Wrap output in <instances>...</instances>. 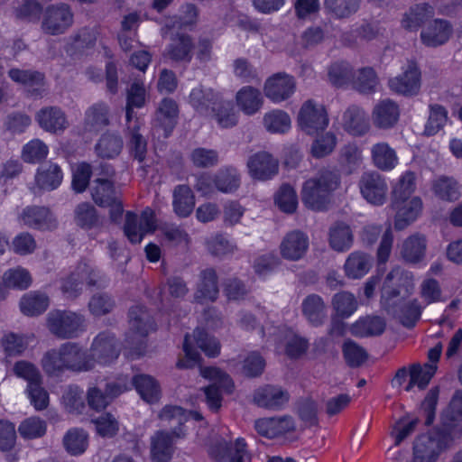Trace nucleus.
Returning a JSON list of instances; mask_svg holds the SVG:
<instances>
[{"mask_svg": "<svg viewBox=\"0 0 462 462\" xmlns=\"http://www.w3.org/2000/svg\"><path fill=\"white\" fill-rule=\"evenodd\" d=\"M413 289L412 275L400 268L387 274L382 287V308L407 327L414 325L422 310L418 300L411 298Z\"/></svg>", "mask_w": 462, "mask_h": 462, "instance_id": "obj_1", "label": "nucleus"}, {"mask_svg": "<svg viewBox=\"0 0 462 462\" xmlns=\"http://www.w3.org/2000/svg\"><path fill=\"white\" fill-rule=\"evenodd\" d=\"M84 352L75 344L67 343L59 349L48 351L42 361L43 370L50 375H57L65 370L87 371L93 366L85 362Z\"/></svg>", "mask_w": 462, "mask_h": 462, "instance_id": "obj_2", "label": "nucleus"}, {"mask_svg": "<svg viewBox=\"0 0 462 462\" xmlns=\"http://www.w3.org/2000/svg\"><path fill=\"white\" fill-rule=\"evenodd\" d=\"M339 187L338 175L325 171L305 180L301 189L304 205L313 210H322L328 202L330 194Z\"/></svg>", "mask_w": 462, "mask_h": 462, "instance_id": "obj_3", "label": "nucleus"}, {"mask_svg": "<svg viewBox=\"0 0 462 462\" xmlns=\"http://www.w3.org/2000/svg\"><path fill=\"white\" fill-rule=\"evenodd\" d=\"M208 455L218 462H245L246 445L243 439L234 442L226 427L213 430L207 443Z\"/></svg>", "mask_w": 462, "mask_h": 462, "instance_id": "obj_4", "label": "nucleus"}, {"mask_svg": "<svg viewBox=\"0 0 462 462\" xmlns=\"http://www.w3.org/2000/svg\"><path fill=\"white\" fill-rule=\"evenodd\" d=\"M146 91L143 84L133 83L127 91L126 97V121L128 129L131 131V147L134 152L135 158L140 162L143 160L146 152V143L143 137L136 132L139 129L140 123L134 118V108L143 106L145 102Z\"/></svg>", "mask_w": 462, "mask_h": 462, "instance_id": "obj_5", "label": "nucleus"}, {"mask_svg": "<svg viewBox=\"0 0 462 462\" xmlns=\"http://www.w3.org/2000/svg\"><path fill=\"white\" fill-rule=\"evenodd\" d=\"M457 439L446 430L420 436L414 444L415 462H435Z\"/></svg>", "mask_w": 462, "mask_h": 462, "instance_id": "obj_6", "label": "nucleus"}, {"mask_svg": "<svg viewBox=\"0 0 462 462\" xmlns=\"http://www.w3.org/2000/svg\"><path fill=\"white\" fill-rule=\"evenodd\" d=\"M197 348L201 349L208 356H215L219 353L220 346L218 342L209 337L204 330L196 329L192 335L186 336L183 345L185 358L180 360L178 365L183 368L195 365L199 358Z\"/></svg>", "mask_w": 462, "mask_h": 462, "instance_id": "obj_7", "label": "nucleus"}, {"mask_svg": "<svg viewBox=\"0 0 462 462\" xmlns=\"http://www.w3.org/2000/svg\"><path fill=\"white\" fill-rule=\"evenodd\" d=\"M113 171L106 166L104 174L97 177L92 188V198L97 204L110 208V217L116 221L123 213V206L116 197L111 177Z\"/></svg>", "mask_w": 462, "mask_h": 462, "instance_id": "obj_8", "label": "nucleus"}, {"mask_svg": "<svg viewBox=\"0 0 462 462\" xmlns=\"http://www.w3.org/2000/svg\"><path fill=\"white\" fill-rule=\"evenodd\" d=\"M200 374L211 382L205 388L206 403L210 410L217 411L221 407L223 394L232 393L234 383L226 373L216 367L201 368Z\"/></svg>", "mask_w": 462, "mask_h": 462, "instance_id": "obj_9", "label": "nucleus"}, {"mask_svg": "<svg viewBox=\"0 0 462 462\" xmlns=\"http://www.w3.org/2000/svg\"><path fill=\"white\" fill-rule=\"evenodd\" d=\"M297 124L300 130L308 134L324 130L328 125L325 106L310 99L305 101L298 113Z\"/></svg>", "mask_w": 462, "mask_h": 462, "instance_id": "obj_10", "label": "nucleus"}, {"mask_svg": "<svg viewBox=\"0 0 462 462\" xmlns=\"http://www.w3.org/2000/svg\"><path fill=\"white\" fill-rule=\"evenodd\" d=\"M118 354L115 337L110 334L101 333L94 339L89 354H84L83 360L91 364L92 369L96 364L106 365L112 363L117 358Z\"/></svg>", "mask_w": 462, "mask_h": 462, "instance_id": "obj_11", "label": "nucleus"}, {"mask_svg": "<svg viewBox=\"0 0 462 462\" xmlns=\"http://www.w3.org/2000/svg\"><path fill=\"white\" fill-rule=\"evenodd\" d=\"M186 435L182 428L174 429L171 432L157 431L151 439V459L152 462H168L174 452L173 445L179 439Z\"/></svg>", "mask_w": 462, "mask_h": 462, "instance_id": "obj_12", "label": "nucleus"}, {"mask_svg": "<svg viewBox=\"0 0 462 462\" xmlns=\"http://www.w3.org/2000/svg\"><path fill=\"white\" fill-rule=\"evenodd\" d=\"M156 226L154 212L151 208H145L139 217L128 212L124 230L129 241L137 244L146 234L152 233Z\"/></svg>", "mask_w": 462, "mask_h": 462, "instance_id": "obj_13", "label": "nucleus"}, {"mask_svg": "<svg viewBox=\"0 0 462 462\" xmlns=\"http://www.w3.org/2000/svg\"><path fill=\"white\" fill-rule=\"evenodd\" d=\"M295 89V79L286 73L272 75L263 85L264 96L274 104H280L289 99L294 94Z\"/></svg>", "mask_w": 462, "mask_h": 462, "instance_id": "obj_14", "label": "nucleus"}, {"mask_svg": "<svg viewBox=\"0 0 462 462\" xmlns=\"http://www.w3.org/2000/svg\"><path fill=\"white\" fill-rule=\"evenodd\" d=\"M391 207L395 211L394 226L398 230L406 228L416 221L422 213L423 202L420 197L392 200Z\"/></svg>", "mask_w": 462, "mask_h": 462, "instance_id": "obj_15", "label": "nucleus"}, {"mask_svg": "<svg viewBox=\"0 0 462 462\" xmlns=\"http://www.w3.org/2000/svg\"><path fill=\"white\" fill-rule=\"evenodd\" d=\"M84 323L82 316L73 312L53 311L50 313L48 326L50 330L61 337H70L77 335Z\"/></svg>", "mask_w": 462, "mask_h": 462, "instance_id": "obj_16", "label": "nucleus"}, {"mask_svg": "<svg viewBox=\"0 0 462 462\" xmlns=\"http://www.w3.org/2000/svg\"><path fill=\"white\" fill-rule=\"evenodd\" d=\"M391 90L403 96H412L420 88V72L413 61H408L402 68V72L389 81Z\"/></svg>", "mask_w": 462, "mask_h": 462, "instance_id": "obj_17", "label": "nucleus"}, {"mask_svg": "<svg viewBox=\"0 0 462 462\" xmlns=\"http://www.w3.org/2000/svg\"><path fill=\"white\" fill-rule=\"evenodd\" d=\"M359 189L363 198L370 204L380 206L384 203L388 186L378 173H364L359 181Z\"/></svg>", "mask_w": 462, "mask_h": 462, "instance_id": "obj_18", "label": "nucleus"}, {"mask_svg": "<svg viewBox=\"0 0 462 462\" xmlns=\"http://www.w3.org/2000/svg\"><path fill=\"white\" fill-rule=\"evenodd\" d=\"M452 34L453 27L448 21L434 19L422 28L420 40L428 47H438L447 43Z\"/></svg>", "mask_w": 462, "mask_h": 462, "instance_id": "obj_19", "label": "nucleus"}, {"mask_svg": "<svg viewBox=\"0 0 462 462\" xmlns=\"http://www.w3.org/2000/svg\"><path fill=\"white\" fill-rule=\"evenodd\" d=\"M247 169L253 179L266 180L277 174L278 162L270 153L260 152L249 157Z\"/></svg>", "mask_w": 462, "mask_h": 462, "instance_id": "obj_20", "label": "nucleus"}, {"mask_svg": "<svg viewBox=\"0 0 462 462\" xmlns=\"http://www.w3.org/2000/svg\"><path fill=\"white\" fill-rule=\"evenodd\" d=\"M17 221L21 226L38 229H50L55 226V219L47 208L26 207L18 216Z\"/></svg>", "mask_w": 462, "mask_h": 462, "instance_id": "obj_21", "label": "nucleus"}, {"mask_svg": "<svg viewBox=\"0 0 462 462\" xmlns=\"http://www.w3.org/2000/svg\"><path fill=\"white\" fill-rule=\"evenodd\" d=\"M444 430L457 439L462 438V391H457L442 413Z\"/></svg>", "mask_w": 462, "mask_h": 462, "instance_id": "obj_22", "label": "nucleus"}, {"mask_svg": "<svg viewBox=\"0 0 462 462\" xmlns=\"http://www.w3.org/2000/svg\"><path fill=\"white\" fill-rule=\"evenodd\" d=\"M72 23V14L65 5L47 8L43 29L51 34L62 33Z\"/></svg>", "mask_w": 462, "mask_h": 462, "instance_id": "obj_23", "label": "nucleus"}, {"mask_svg": "<svg viewBox=\"0 0 462 462\" xmlns=\"http://www.w3.org/2000/svg\"><path fill=\"white\" fill-rule=\"evenodd\" d=\"M309 248V238L300 231L287 234L282 239L280 250L282 255L288 260L297 261L304 256Z\"/></svg>", "mask_w": 462, "mask_h": 462, "instance_id": "obj_24", "label": "nucleus"}, {"mask_svg": "<svg viewBox=\"0 0 462 462\" xmlns=\"http://www.w3.org/2000/svg\"><path fill=\"white\" fill-rule=\"evenodd\" d=\"M63 180L60 167L52 162L42 165L37 169L34 179V189L52 190L57 189Z\"/></svg>", "mask_w": 462, "mask_h": 462, "instance_id": "obj_25", "label": "nucleus"}, {"mask_svg": "<svg viewBox=\"0 0 462 462\" xmlns=\"http://www.w3.org/2000/svg\"><path fill=\"white\" fill-rule=\"evenodd\" d=\"M267 330L270 337H275L274 340L279 338L280 341L277 346L278 351H280L281 346L284 345V353L291 358L300 356L308 349V342L304 338L294 334L291 330L285 328L279 329L278 335L272 333L269 328Z\"/></svg>", "mask_w": 462, "mask_h": 462, "instance_id": "obj_26", "label": "nucleus"}, {"mask_svg": "<svg viewBox=\"0 0 462 462\" xmlns=\"http://www.w3.org/2000/svg\"><path fill=\"white\" fill-rule=\"evenodd\" d=\"M40 126L50 133H61L69 125L65 114L58 107H44L36 115Z\"/></svg>", "mask_w": 462, "mask_h": 462, "instance_id": "obj_27", "label": "nucleus"}, {"mask_svg": "<svg viewBox=\"0 0 462 462\" xmlns=\"http://www.w3.org/2000/svg\"><path fill=\"white\" fill-rule=\"evenodd\" d=\"M92 276L94 274L87 264L79 265L76 272L63 281L62 291L68 297H76L84 286H90L96 282Z\"/></svg>", "mask_w": 462, "mask_h": 462, "instance_id": "obj_28", "label": "nucleus"}, {"mask_svg": "<svg viewBox=\"0 0 462 462\" xmlns=\"http://www.w3.org/2000/svg\"><path fill=\"white\" fill-rule=\"evenodd\" d=\"M400 110L398 106L392 100L384 99L378 102L372 112V120L379 128L393 127L398 121Z\"/></svg>", "mask_w": 462, "mask_h": 462, "instance_id": "obj_29", "label": "nucleus"}, {"mask_svg": "<svg viewBox=\"0 0 462 462\" xmlns=\"http://www.w3.org/2000/svg\"><path fill=\"white\" fill-rule=\"evenodd\" d=\"M128 389L129 387L126 384H107L106 393H103L98 387H91L88 392V405L97 411L105 409L115 397Z\"/></svg>", "mask_w": 462, "mask_h": 462, "instance_id": "obj_30", "label": "nucleus"}, {"mask_svg": "<svg viewBox=\"0 0 462 462\" xmlns=\"http://www.w3.org/2000/svg\"><path fill=\"white\" fill-rule=\"evenodd\" d=\"M238 108L245 115L252 116L260 111L263 97L259 89L250 86L243 87L236 95Z\"/></svg>", "mask_w": 462, "mask_h": 462, "instance_id": "obj_31", "label": "nucleus"}, {"mask_svg": "<svg viewBox=\"0 0 462 462\" xmlns=\"http://www.w3.org/2000/svg\"><path fill=\"white\" fill-rule=\"evenodd\" d=\"M257 432L267 438H275L294 429V422L289 417L263 418L256 420Z\"/></svg>", "mask_w": 462, "mask_h": 462, "instance_id": "obj_32", "label": "nucleus"}, {"mask_svg": "<svg viewBox=\"0 0 462 462\" xmlns=\"http://www.w3.org/2000/svg\"><path fill=\"white\" fill-rule=\"evenodd\" d=\"M217 294L218 288L215 271L206 270L202 272L195 292V301L202 305L207 304L214 301Z\"/></svg>", "mask_w": 462, "mask_h": 462, "instance_id": "obj_33", "label": "nucleus"}, {"mask_svg": "<svg viewBox=\"0 0 462 462\" xmlns=\"http://www.w3.org/2000/svg\"><path fill=\"white\" fill-rule=\"evenodd\" d=\"M374 165L383 171H393L399 163L396 152L386 143H378L371 148Z\"/></svg>", "mask_w": 462, "mask_h": 462, "instance_id": "obj_34", "label": "nucleus"}, {"mask_svg": "<svg viewBox=\"0 0 462 462\" xmlns=\"http://www.w3.org/2000/svg\"><path fill=\"white\" fill-rule=\"evenodd\" d=\"M344 129L352 135H363L369 130V122L365 111L358 106H351L344 113Z\"/></svg>", "mask_w": 462, "mask_h": 462, "instance_id": "obj_35", "label": "nucleus"}, {"mask_svg": "<svg viewBox=\"0 0 462 462\" xmlns=\"http://www.w3.org/2000/svg\"><path fill=\"white\" fill-rule=\"evenodd\" d=\"M254 401L261 407L278 408L288 401V394L280 387L266 385L256 390Z\"/></svg>", "mask_w": 462, "mask_h": 462, "instance_id": "obj_36", "label": "nucleus"}, {"mask_svg": "<svg viewBox=\"0 0 462 462\" xmlns=\"http://www.w3.org/2000/svg\"><path fill=\"white\" fill-rule=\"evenodd\" d=\"M178 116V106L171 99H163L155 116V127L161 128L167 136L173 129Z\"/></svg>", "mask_w": 462, "mask_h": 462, "instance_id": "obj_37", "label": "nucleus"}, {"mask_svg": "<svg viewBox=\"0 0 462 462\" xmlns=\"http://www.w3.org/2000/svg\"><path fill=\"white\" fill-rule=\"evenodd\" d=\"M431 189L438 198L446 201H455L461 196L460 184L451 177H437L432 181Z\"/></svg>", "mask_w": 462, "mask_h": 462, "instance_id": "obj_38", "label": "nucleus"}, {"mask_svg": "<svg viewBox=\"0 0 462 462\" xmlns=\"http://www.w3.org/2000/svg\"><path fill=\"white\" fill-rule=\"evenodd\" d=\"M172 207L175 214L180 217H186L193 211L195 196L188 186L180 185L174 189Z\"/></svg>", "mask_w": 462, "mask_h": 462, "instance_id": "obj_39", "label": "nucleus"}, {"mask_svg": "<svg viewBox=\"0 0 462 462\" xmlns=\"http://www.w3.org/2000/svg\"><path fill=\"white\" fill-rule=\"evenodd\" d=\"M372 266V259L361 252H354L347 257L344 269L346 275L351 279H359L365 276Z\"/></svg>", "mask_w": 462, "mask_h": 462, "instance_id": "obj_40", "label": "nucleus"}, {"mask_svg": "<svg viewBox=\"0 0 462 462\" xmlns=\"http://www.w3.org/2000/svg\"><path fill=\"white\" fill-rule=\"evenodd\" d=\"M263 125L269 133L285 134L291 127V120L287 112L281 109H273L264 114Z\"/></svg>", "mask_w": 462, "mask_h": 462, "instance_id": "obj_41", "label": "nucleus"}, {"mask_svg": "<svg viewBox=\"0 0 462 462\" xmlns=\"http://www.w3.org/2000/svg\"><path fill=\"white\" fill-rule=\"evenodd\" d=\"M108 124V108L104 104H96L90 106L85 116L84 130L86 132H98Z\"/></svg>", "mask_w": 462, "mask_h": 462, "instance_id": "obj_42", "label": "nucleus"}, {"mask_svg": "<svg viewBox=\"0 0 462 462\" xmlns=\"http://www.w3.org/2000/svg\"><path fill=\"white\" fill-rule=\"evenodd\" d=\"M133 384L143 400L154 402L159 400L161 391L157 382L150 375L139 374L134 377Z\"/></svg>", "mask_w": 462, "mask_h": 462, "instance_id": "obj_43", "label": "nucleus"}, {"mask_svg": "<svg viewBox=\"0 0 462 462\" xmlns=\"http://www.w3.org/2000/svg\"><path fill=\"white\" fill-rule=\"evenodd\" d=\"M63 446L71 456H79L88 447V435L83 430L71 429L63 437Z\"/></svg>", "mask_w": 462, "mask_h": 462, "instance_id": "obj_44", "label": "nucleus"}, {"mask_svg": "<svg viewBox=\"0 0 462 462\" xmlns=\"http://www.w3.org/2000/svg\"><path fill=\"white\" fill-rule=\"evenodd\" d=\"M9 77L31 93L38 91L43 84V76L36 71L13 69L9 71Z\"/></svg>", "mask_w": 462, "mask_h": 462, "instance_id": "obj_45", "label": "nucleus"}, {"mask_svg": "<svg viewBox=\"0 0 462 462\" xmlns=\"http://www.w3.org/2000/svg\"><path fill=\"white\" fill-rule=\"evenodd\" d=\"M426 240L421 235L415 234L408 237L402 244L401 254L402 257L411 263L419 262L425 254Z\"/></svg>", "mask_w": 462, "mask_h": 462, "instance_id": "obj_46", "label": "nucleus"}, {"mask_svg": "<svg viewBox=\"0 0 462 462\" xmlns=\"http://www.w3.org/2000/svg\"><path fill=\"white\" fill-rule=\"evenodd\" d=\"M123 147L122 139L113 133H105L98 139L95 151L99 157L114 158L117 156Z\"/></svg>", "mask_w": 462, "mask_h": 462, "instance_id": "obj_47", "label": "nucleus"}, {"mask_svg": "<svg viewBox=\"0 0 462 462\" xmlns=\"http://www.w3.org/2000/svg\"><path fill=\"white\" fill-rule=\"evenodd\" d=\"M49 306L48 297L40 292H29L21 299V311L27 316H35L42 313Z\"/></svg>", "mask_w": 462, "mask_h": 462, "instance_id": "obj_48", "label": "nucleus"}, {"mask_svg": "<svg viewBox=\"0 0 462 462\" xmlns=\"http://www.w3.org/2000/svg\"><path fill=\"white\" fill-rule=\"evenodd\" d=\"M329 245L337 252L348 250L353 243V235L348 226L337 224L330 228Z\"/></svg>", "mask_w": 462, "mask_h": 462, "instance_id": "obj_49", "label": "nucleus"}, {"mask_svg": "<svg viewBox=\"0 0 462 462\" xmlns=\"http://www.w3.org/2000/svg\"><path fill=\"white\" fill-rule=\"evenodd\" d=\"M437 366L432 364L413 365L410 370V383L405 390L410 391L413 386L424 389L435 374Z\"/></svg>", "mask_w": 462, "mask_h": 462, "instance_id": "obj_50", "label": "nucleus"}, {"mask_svg": "<svg viewBox=\"0 0 462 462\" xmlns=\"http://www.w3.org/2000/svg\"><path fill=\"white\" fill-rule=\"evenodd\" d=\"M160 420L171 425H181L189 420H202V415L198 411L186 412L179 406H165L160 413Z\"/></svg>", "mask_w": 462, "mask_h": 462, "instance_id": "obj_51", "label": "nucleus"}, {"mask_svg": "<svg viewBox=\"0 0 462 462\" xmlns=\"http://www.w3.org/2000/svg\"><path fill=\"white\" fill-rule=\"evenodd\" d=\"M416 190V176L412 171L402 173L392 190V200L411 199Z\"/></svg>", "mask_w": 462, "mask_h": 462, "instance_id": "obj_52", "label": "nucleus"}, {"mask_svg": "<svg viewBox=\"0 0 462 462\" xmlns=\"http://www.w3.org/2000/svg\"><path fill=\"white\" fill-rule=\"evenodd\" d=\"M215 185L217 191L231 193L236 190L240 185V179L236 169L226 168L215 174Z\"/></svg>", "mask_w": 462, "mask_h": 462, "instance_id": "obj_53", "label": "nucleus"}, {"mask_svg": "<svg viewBox=\"0 0 462 462\" xmlns=\"http://www.w3.org/2000/svg\"><path fill=\"white\" fill-rule=\"evenodd\" d=\"M49 153V147L40 139H32L23 146L21 158L28 163H37L44 160Z\"/></svg>", "mask_w": 462, "mask_h": 462, "instance_id": "obj_54", "label": "nucleus"}, {"mask_svg": "<svg viewBox=\"0 0 462 462\" xmlns=\"http://www.w3.org/2000/svg\"><path fill=\"white\" fill-rule=\"evenodd\" d=\"M385 327L384 321L378 317H367L356 321L352 327V333L358 337L381 334Z\"/></svg>", "mask_w": 462, "mask_h": 462, "instance_id": "obj_55", "label": "nucleus"}, {"mask_svg": "<svg viewBox=\"0 0 462 462\" xmlns=\"http://www.w3.org/2000/svg\"><path fill=\"white\" fill-rule=\"evenodd\" d=\"M431 15H433V8L430 5H418L411 7L404 14L402 20V25L409 30L417 29L425 18Z\"/></svg>", "mask_w": 462, "mask_h": 462, "instance_id": "obj_56", "label": "nucleus"}, {"mask_svg": "<svg viewBox=\"0 0 462 462\" xmlns=\"http://www.w3.org/2000/svg\"><path fill=\"white\" fill-rule=\"evenodd\" d=\"M47 430V423L39 417H30L21 422L18 427L20 435L25 439L42 437Z\"/></svg>", "mask_w": 462, "mask_h": 462, "instance_id": "obj_57", "label": "nucleus"}, {"mask_svg": "<svg viewBox=\"0 0 462 462\" xmlns=\"http://www.w3.org/2000/svg\"><path fill=\"white\" fill-rule=\"evenodd\" d=\"M447 122L448 111L439 105L430 106L429 119L424 128L425 134H436L446 125Z\"/></svg>", "mask_w": 462, "mask_h": 462, "instance_id": "obj_58", "label": "nucleus"}, {"mask_svg": "<svg viewBox=\"0 0 462 462\" xmlns=\"http://www.w3.org/2000/svg\"><path fill=\"white\" fill-rule=\"evenodd\" d=\"M189 102L198 112L208 115L209 106L212 107L213 103L216 102V95L211 89L204 90L202 88H196L190 93Z\"/></svg>", "mask_w": 462, "mask_h": 462, "instance_id": "obj_59", "label": "nucleus"}, {"mask_svg": "<svg viewBox=\"0 0 462 462\" xmlns=\"http://www.w3.org/2000/svg\"><path fill=\"white\" fill-rule=\"evenodd\" d=\"M3 281L7 287L24 290L31 285L32 277L26 269L16 267L5 272Z\"/></svg>", "mask_w": 462, "mask_h": 462, "instance_id": "obj_60", "label": "nucleus"}, {"mask_svg": "<svg viewBox=\"0 0 462 462\" xmlns=\"http://www.w3.org/2000/svg\"><path fill=\"white\" fill-rule=\"evenodd\" d=\"M217 122L221 127H231L237 123V115L229 102H214L211 107Z\"/></svg>", "mask_w": 462, "mask_h": 462, "instance_id": "obj_61", "label": "nucleus"}, {"mask_svg": "<svg viewBox=\"0 0 462 462\" xmlns=\"http://www.w3.org/2000/svg\"><path fill=\"white\" fill-rule=\"evenodd\" d=\"M351 83L358 91L367 93L374 89L377 78L373 69L363 68L354 73Z\"/></svg>", "mask_w": 462, "mask_h": 462, "instance_id": "obj_62", "label": "nucleus"}, {"mask_svg": "<svg viewBox=\"0 0 462 462\" xmlns=\"http://www.w3.org/2000/svg\"><path fill=\"white\" fill-rule=\"evenodd\" d=\"M277 207L286 213H292L298 206V197L294 189L289 185H283L277 191L274 198Z\"/></svg>", "mask_w": 462, "mask_h": 462, "instance_id": "obj_63", "label": "nucleus"}, {"mask_svg": "<svg viewBox=\"0 0 462 462\" xmlns=\"http://www.w3.org/2000/svg\"><path fill=\"white\" fill-rule=\"evenodd\" d=\"M328 79L335 86H344L352 82L354 73L352 68L347 62H336L328 69Z\"/></svg>", "mask_w": 462, "mask_h": 462, "instance_id": "obj_64", "label": "nucleus"}]
</instances>
